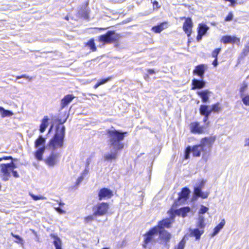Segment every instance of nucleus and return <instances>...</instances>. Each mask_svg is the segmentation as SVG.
I'll return each mask as SVG.
<instances>
[{"label":"nucleus","instance_id":"4be33fe9","mask_svg":"<svg viewBox=\"0 0 249 249\" xmlns=\"http://www.w3.org/2000/svg\"><path fill=\"white\" fill-rule=\"evenodd\" d=\"M45 146L38 148V149L35 152L34 155L36 159L38 160H42V156L45 151Z\"/></svg>","mask_w":249,"mask_h":249},{"label":"nucleus","instance_id":"4d7b16f0","mask_svg":"<svg viewBox=\"0 0 249 249\" xmlns=\"http://www.w3.org/2000/svg\"><path fill=\"white\" fill-rule=\"evenodd\" d=\"M244 146L249 147V138L245 140Z\"/></svg>","mask_w":249,"mask_h":249},{"label":"nucleus","instance_id":"1a4fd4ad","mask_svg":"<svg viewBox=\"0 0 249 249\" xmlns=\"http://www.w3.org/2000/svg\"><path fill=\"white\" fill-rule=\"evenodd\" d=\"M183 18L185 19L183 25V31L187 34L188 36H190L192 33V28L193 25V22L191 18Z\"/></svg>","mask_w":249,"mask_h":249},{"label":"nucleus","instance_id":"39448f33","mask_svg":"<svg viewBox=\"0 0 249 249\" xmlns=\"http://www.w3.org/2000/svg\"><path fill=\"white\" fill-rule=\"evenodd\" d=\"M109 209V205L107 203L101 202L98 203L93 208L94 215L103 216L107 213Z\"/></svg>","mask_w":249,"mask_h":249},{"label":"nucleus","instance_id":"b1692460","mask_svg":"<svg viewBox=\"0 0 249 249\" xmlns=\"http://www.w3.org/2000/svg\"><path fill=\"white\" fill-rule=\"evenodd\" d=\"M45 138H43L42 135H40L35 142V147L37 148L45 146Z\"/></svg>","mask_w":249,"mask_h":249},{"label":"nucleus","instance_id":"c756f323","mask_svg":"<svg viewBox=\"0 0 249 249\" xmlns=\"http://www.w3.org/2000/svg\"><path fill=\"white\" fill-rule=\"evenodd\" d=\"M196 226L200 229H203L205 226V218L202 215H199Z\"/></svg>","mask_w":249,"mask_h":249},{"label":"nucleus","instance_id":"a18cd8bd","mask_svg":"<svg viewBox=\"0 0 249 249\" xmlns=\"http://www.w3.org/2000/svg\"><path fill=\"white\" fill-rule=\"evenodd\" d=\"M243 53L245 56L247 55L249 53V41L244 48Z\"/></svg>","mask_w":249,"mask_h":249},{"label":"nucleus","instance_id":"e433bc0d","mask_svg":"<svg viewBox=\"0 0 249 249\" xmlns=\"http://www.w3.org/2000/svg\"><path fill=\"white\" fill-rule=\"evenodd\" d=\"M111 79V77H108L106 79H102L101 80H100V81H99L94 86V88L95 89H97L100 86L102 85H103L105 83H106L107 82L109 81Z\"/></svg>","mask_w":249,"mask_h":249},{"label":"nucleus","instance_id":"e2e57ef3","mask_svg":"<svg viewBox=\"0 0 249 249\" xmlns=\"http://www.w3.org/2000/svg\"><path fill=\"white\" fill-rule=\"evenodd\" d=\"M89 167L87 168V167H86V168L84 170V173H83V175L85 174H87L88 172H89Z\"/></svg>","mask_w":249,"mask_h":249},{"label":"nucleus","instance_id":"aec40b11","mask_svg":"<svg viewBox=\"0 0 249 249\" xmlns=\"http://www.w3.org/2000/svg\"><path fill=\"white\" fill-rule=\"evenodd\" d=\"M210 93L211 92L208 90L197 92V95L201 98L202 101L204 103H207L208 101Z\"/></svg>","mask_w":249,"mask_h":249},{"label":"nucleus","instance_id":"0e129e2a","mask_svg":"<svg viewBox=\"0 0 249 249\" xmlns=\"http://www.w3.org/2000/svg\"><path fill=\"white\" fill-rule=\"evenodd\" d=\"M59 205L60 206H63V205H64V203L62 202H60L59 203Z\"/></svg>","mask_w":249,"mask_h":249},{"label":"nucleus","instance_id":"4c0bfd02","mask_svg":"<svg viewBox=\"0 0 249 249\" xmlns=\"http://www.w3.org/2000/svg\"><path fill=\"white\" fill-rule=\"evenodd\" d=\"M243 103L247 106H249V94L240 97Z\"/></svg>","mask_w":249,"mask_h":249},{"label":"nucleus","instance_id":"052dcab7","mask_svg":"<svg viewBox=\"0 0 249 249\" xmlns=\"http://www.w3.org/2000/svg\"><path fill=\"white\" fill-rule=\"evenodd\" d=\"M204 184H205L204 181H203V180L201 181V182H200V183L199 186H198V187H201V188L202 189V188L204 186Z\"/></svg>","mask_w":249,"mask_h":249},{"label":"nucleus","instance_id":"79ce46f5","mask_svg":"<svg viewBox=\"0 0 249 249\" xmlns=\"http://www.w3.org/2000/svg\"><path fill=\"white\" fill-rule=\"evenodd\" d=\"M26 78L27 79H29V80L30 81H31L33 79V78L32 77H29V76L26 75V74H22L20 76H17L16 77V79L17 80H18V79H20L21 78Z\"/></svg>","mask_w":249,"mask_h":249},{"label":"nucleus","instance_id":"69168bd1","mask_svg":"<svg viewBox=\"0 0 249 249\" xmlns=\"http://www.w3.org/2000/svg\"><path fill=\"white\" fill-rule=\"evenodd\" d=\"M148 75L147 74H146L145 76H144V78L145 79H146V78H148Z\"/></svg>","mask_w":249,"mask_h":249},{"label":"nucleus","instance_id":"2eb2a0df","mask_svg":"<svg viewBox=\"0 0 249 249\" xmlns=\"http://www.w3.org/2000/svg\"><path fill=\"white\" fill-rule=\"evenodd\" d=\"M201 187H196L194 188V195L196 198H194L196 199L197 197H200L202 198H206L209 196V193H204L202 191ZM195 198V197H194Z\"/></svg>","mask_w":249,"mask_h":249},{"label":"nucleus","instance_id":"393cba45","mask_svg":"<svg viewBox=\"0 0 249 249\" xmlns=\"http://www.w3.org/2000/svg\"><path fill=\"white\" fill-rule=\"evenodd\" d=\"M238 39L234 36H225L222 37L221 41L224 44H227L230 43H234L236 42Z\"/></svg>","mask_w":249,"mask_h":249},{"label":"nucleus","instance_id":"09e8293b","mask_svg":"<svg viewBox=\"0 0 249 249\" xmlns=\"http://www.w3.org/2000/svg\"><path fill=\"white\" fill-rule=\"evenodd\" d=\"M11 234L13 237H15L17 239H18L19 241V242L22 241V238L19 235H15L13 233H11Z\"/></svg>","mask_w":249,"mask_h":249},{"label":"nucleus","instance_id":"72a5a7b5","mask_svg":"<svg viewBox=\"0 0 249 249\" xmlns=\"http://www.w3.org/2000/svg\"><path fill=\"white\" fill-rule=\"evenodd\" d=\"M165 23H161L157 26H154L152 28V30L156 33H160L165 28Z\"/></svg>","mask_w":249,"mask_h":249},{"label":"nucleus","instance_id":"f257e3e1","mask_svg":"<svg viewBox=\"0 0 249 249\" xmlns=\"http://www.w3.org/2000/svg\"><path fill=\"white\" fill-rule=\"evenodd\" d=\"M127 133V132L117 130L113 127L106 130L107 142L110 147V152L104 154L105 161H112L117 159L119 153L124 147L123 141Z\"/></svg>","mask_w":249,"mask_h":249},{"label":"nucleus","instance_id":"a19ab883","mask_svg":"<svg viewBox=\"0 0 249 249\" xmlns=\"http://www.w3.org/2000/svg\"><path fill=\"white\" fill-rule=\"evenodd\" d=\"M97 216L96 215H94V213L93 214L89 215L84 218V221L85 223H89L94 220V217Z\"/></svg>","mask_w":249,"mask_h":249},{"label":"nucleus","instance_id":"ea45409f","mask_svg":"<svg viewBox=\"0 0 249 249\" xmlns=\"http://www.w3.org/2000/svg\"><path fill=\"white\" fill-rule=\"evenodd\" d=\"M29 195L32 197V198L34 200H40V199H41V200H44V199H46V197H44L42 196H41V195H39V196H36L33 194H31V193H30L29 194Z\"/></svg>","mask_w":249,"mask_h":249},{"label":"nucleus","instance_id":"c85d7f7f","mask_svg":"<svg viewBox=\"0 0 249 249\" xmlns=\"http://www.w3.org/2000/svg\"><path fill=\"white\" fill-rule=\"evenodd\" d=\"M225 220L223 219L221 220L220 223L214 228L212 236H214L216 235L223 228L224 226L225 225Z\"/></svg>","mask_w":249,"mask_h":249},{"label":"nucleus","instance_id":"13d9d810","mask_svg":"<svg viewBox=\"0 0 249 249\" xmlns=\"http://www.w3.org/2000/svg\"><path fill=\"white\" fill-rule=\"evenodd\" d=\"M147 71L150 74H154L155 73L154 70L153 69H148Z\"/></svg>","mask_w":249,"mask_h":249},{"label":"nucleus","instance_id":"3c124183","mask_svg":"<svg viewBox=\"0 0 249 249\" xmlns=\"http://www.w3.org/2000/svg\"><path fill=\"white\" fill-rule=\"evenodd\" d=\"M9 159H12V157H3L2 158H0V162L1 161H2V160H9Z\"/></svg>","mask_w":249,"mask_h":249},{"label":"nucleus","instance_id":"a878e982","mask_svg":"<svg viewBox=\"0 0 249 249\" xmlns=\"http://www.w3.org/2000/svg\"><path fill=\"white\" fill-rule=\"evenodd\" d=\"M190 211V208L189 207L181 208L176 211V213L178 215L185 217L187 216V213Z\"/></svg>","mask_w":249,"mask_h":249},{"label":"nucleus","instance_id":"49530a36","mask_svg":"<svg viewBox=\"0 0 249 249\" xmlns=\"http://www.w3.org/2000/svg\"><path fill=\"white\" fill-rule=\"evenodd\" d=\"M233 14L232 13H229L228 15L226 17L225 20L227 21H231L233 18Z\"/></svg>","mask_w":249,"mask_h":249},{"label":"nucleus","instance_id":"5701e85b","mask_svg":"<svg viewBox=\"0 0 249 249\" xmlns=\"http://www.w3.org/2000/svg\"><path fill=\"white\" fill-rule=\"evenodd\" d=\"M199 111L201 115H210L212 113L210 107L207 105H201Z\"/></svg>","mask_w":249,"mask_h":249},{"label":"nucleus","instance_id":"6ab92c4d","mask_svg":"<svg viewBox=\"0 0 249 249\" xmlns=\"http://www.w3.org/2000/svg\"><path fill=\"white\" fill-rule=\"evenodd\" d=\"M158 234L160 238L166 241H169L171 238V234L163 229H159Z\"/></svg>","mask_w":249,"mask_h":249},{"label":"nucleus","instance_id":"cd10ccee","mask_svg":"<svg viewBox=\"0 0 249 249\" xmlns=\"http://www.w3.org/2000/svg\"><path fill=\"white\" fill-rule=\"evenodd\" d=\"M203 229H195L191 230V234L196 237V240L200 238L201 235L203 233Z\"/></svg>","mask_w":249,"mask_h":249},{"label":"nucleus","instance_id":"f8f14e48","mask_svg":"<svg viewBox=\"0 0 249 249\" xmlns=\"http://www.w3.org/2000/svg\"><path fill=\"white\" fill-rule=\"evenodd\" d=\"M173 222V220L172 219L166 218L160 221L158 226H156L155 227L158 228V231L159 230V229H164V228H169L170 227V226Z\"/></svg>","mask_w":249,"mask_h":249},{"label":"nucleus","instance_id":"9b49d317","mask_svg":"<svg viewBox=\"0 0 249 249\" xmlns=\"http://www.w3.org/2000/svg\"><path fill=\"white\" fill-rule=\"evenodd\" d=\"M191 132L193 133H202L204 131V127L200 126L198 122L192 123L190 125Z\"/></svg>","mask_w":249,"mask_h":249},{"label":"nucleus","instance_id":"6e6d98bb","mask_svg":"<svg viewBox=\"0 0 249 249\" xmlns=\"http://www.w3.org/2000/svg\"><path fill=\"white\" fill-rule=\"evenodd\" d=\"M91 162V160L90 158H88L86 160V167L87 168L89 167V165Z\"/></svg>","mask_w":249,"mask_h":249},{"label":"nucleus","instance_id":"37998d69","mask_svg":"<svg viewBox=\"0 0 249 249\" xmlns=\"http://www.w3.org/2000/svg\"><path fill=\"white\" fill-rule=\"evenodd\" d=\"M208 210V208L203 206V205H202L201 206V208H200V209L199 211V215H201L202 214H204L205 213H206Z\"/></svg>","mask_w":249,"mask_h":249},{"label":"nucleus","instance_id":"de8ad7c7","mask_svg":"<svg viewBox=\"0 0 249 249\" xmlns=\"http://www.w3.org/2000/svg\"><path fill=\"white\" fill-rule=\"evenodd\" d=\"M54 209L56 210V211L60 214H64L66 213V211L62 210L60 207H55Z\"/></svg>","mask_w":249,"mask_h":249},{"label":"nucleus","instance_id":"bb28decb","mask_svg":"<svg viewBox=\"0 0 249 249\" xmlns=\"http://www.w3.org/2000/svg\"><path fill=\"white\" fill-rule=\"evenodd\" d=\"M48 121L49 119L47 116L44 117L42 119L39 128V131H40L41 133L44 132L46 128L48 126Z\"/></svg>","mask_w":249,"mask_h":249},{"label":"nucleus","instance_id":"7ed1b4c3","mask_svg":"<svg viewBox=\"0 0 249 249\" xmlns=\"http://www.w3.org/2000/svg\"><path fill=\"white\" fill-rule=\"evenodd\" d=\"M65 135V127L64 125H58L56 127L55 133L49 142V148L52 151L57 148H62L63 146L64 139Z\"/></svg>","mask_w":249,"mask_h":249},{"label":"nucleus","instance_id":"58836bf2","mask_svg":"<svg viewBox=\"0 0 249 249\" xmlns=\"http://www.w3.org/2000/svg\"><path fill=\"white\" fill-rule=\"evenodd\" d=\"M211 112H218L221 110L220 107L219 106V103H216L215 104H214L212 105V108H210Z\"/></svg>","mask_w":249,"mask_h":249},{"label":"nucleus","instance_id":"dca6fc26","mask_svg":"<svg viewBox=\"0 0 249 249\" xmlns=\"http://www.w3.org/2000/svg\"><path fill=\"white\" fill-rule=\"evenodd\" d=\"M74 98L72 94H68L64 96L61 101V108L63 109L66 107Z\"/></svg>","mask_w":249,"mask_h":249},{"label":"nucleus","instance_id":"c03bdc74","mask_svg":"<svg viewBox=\"0 0 249 249\" xmlns=\"http://www.w3.org/2000/svg\"><path fill=\"white\" fill-rule=\"evenodd\" d=\"M221 51L220 48H218L214 50L212 53V56L213 57H214L215 58H217V55Z\"/></svg>","mask_w":249,"mask_h":249},{"label":"nucleus","instance_id":"423d86ee","mask_svg":"<svg viewBox=\"0 0 249 249\" xmlns=\"http://www.w3.org/2000/svg\"><path fill=\"white\" fill-rule=\"evenodd\" d=\"M158 228L154 227L145 234L144 244H143L144 248H146V245L148 243L151 242L153 240L154 237L158 235Z\"/></svg>","mask_w":249,"mask_h":249},{"label":"nucleus","instance_id":"5fc2aeb1","mask_svg":"<svg viewBox=\"0 0 249 249\" xmlns=\"http://www.w3.org/2000/svg\"><path fill=\"white\" fill-rule=\"evenodd\" d=\"M83 179H84L83 175L79 177L77 180V184H79L83 180Z\"/></svg>","mask_w":249,"mask_h":249},{"label":"nucleus","instance_id":"2f4dec72","mask_svg":"<svg viewBox=\"0 0 249 249\" xmlns=\"http://www.w3.org/2000/svg\"><path fill=\"white\" fill-rule=\"evenodd\" d=\"M209 29V27L204 24H200L198 26V33L204 35Z\"/></svg>","mask_w":249,"mask_h":249},{"label":"nucleus","instance_id":"6e6552de","mask_svg":"<svg viewBox=\"0 0 249 249\" xmlns=\"http://www.w3.org/2000/svg\"><path fill=\"white\" fill-rule=\"evenodd\" d=\"M190 193V191L188 188H183L181 192L178 194V197L176 203L178 204L186 201L189 197Z\"/></svg>","mask_w":249,"mask_h":249},{"label":"nucleus","instance_id":"f03ea898","mask_svg":"<svg viewBox=\"0 0 249 249\" xmlns=\"http://www.w3.org/2000/svg\"><path fill=\"white\" fill-rule=\"evenodd\" d=\"M214 141L215 139L213 137H205L201 139L199 144L194 145L192 148L190 146L187 147L185 152V159H189L191 152H192L194 157H200L202 153V159L206 162Z\"/></svg>","mask_w":249,"mask_h":249},{"label":"nucleus","instance_id":"9d476101","mask_svg":"<svg viewBox=\"0 0 249 249\" xmlns=\"http://www.w3.org/2000/svg\"><path fill=\"white\" fill-rule=\"evenodd\" d=\"M112 192L107 188H103L99 192V199L101 200L105 198H110L112 196Z\"/></svg>","mask_w":249,"mask_h":249},{"label":"nucleus","instance_id":"680f3d73","mask_svg":"<svg viewBox=\"0 0 249 249\" xmlns=\"http://www.w3.org/2000/svg\"><path fill=\"white\" fill-rule=\"evenodd\" d=\"M204 116V119H203V122L204 123H206L208 119V118L209 117L210 115H203Z\"/></svg>","mask_w":249,"mask_h":249},{"label":"nucleus","instance_id":"bf43d9fd","mask_svg":"<svg viewBox=\"0 0 249 249\" xmlns=\"http://www.w3.org/2000/svg\"><path fill=\"white\" fill-rule=\"evenodd\" d=\"M213 66L214 67H216L217 66V65H218V62H217V58H215L214 61H213Z\"/></svg>","mask_w":249,"mask_h":249},{"label":"nucleus","instance_id":"f704fd0d","mask_svg":"<svg viewBox=\"0 0 249 249\" xmlns=\"http://www.w3.org/2000/svg\"><path fill=\"white\" fill-rule=\"evenodd\" d=\"M86 46L89 47L92 52H95L96 51L97 49L93 39H90L86 44Z\"/></svg>","mask_w":249,"mask_h":249},{"label":"nucleus","instance_id":"864d4df0","mask_svg":"<svg viewBox=\"0 0 249 249\" xmlns=\"http://www.w3.org/2000/svg\"><path fill=\"white\" fill-rule=\"evenodd\" d=\"M203 36V35L198 33L197 36L196 37V39H197V41H199L201 40Z\"/></svg>","mask_w":249,"mask_h":249},{"label":"nucleus","instance_id":"338daca9","mask_svg":"<svg viewBox=\"0 0 249 249\" xmlns=\"http://www.w3.org/2000/svg\"><path fill=\"white\" fill-rule=\"evenodd\" d=\"M52 128V126H51V128H50L49 132H50L51 131Z\"/></svg>","mask_w":249,"mask_h":249},{"label":"nucleus","instance_id":"a211bd4d","mask_svg":"<svg viewBox=\"0 0 249 249\" xmlns=\"http://www.w3.org/2000/svg\"><path fill=\"white\" fill-rule=\"evenodd\" d=\"M8 165H5L4 164H1L0 165V171L3 174V180L6 181L9 180V178L11 176V174L9 172H8V167H6Z\"/></svg>","mask_w":249,"mask_h":249},{"label":"nucleus","instance_id":"473e14b6","mask_svg":"<svg viewBox=\"0 0 249 249\" xmlns=\"http://www.w3.org/2000/svg\"><path fill=\"white\" fill-rule=\"evenodd\" d=\"M0 113L2 118L11 116L13 113L12 111L8 110H5L3 107H0Z\"/></svg>","mask_w":249,"mask_h":249},{"label":"nucleus","instance_id":"ddd939ff","mask_svg":"<svg viewBox=\"0 0 249 249\" xmlns=\"http://www.w3.org/2000/svg\"><path fill=\"white\" fill-rule=\"evenodd\" d=\"M206 83L202 79V80H198L194 79L192 80V89L195 90L196 89H201L203 88L205 86Z\"/></svg>","mask_w":249,"mask_h":249},{"label":"nucleus","instance_id":"20e7f679","mask_svg":"<svg viewBox=\"0 0 249 249\" xmlns=\"http://www.w3.org/2000/svg\"><path fill=\"white\" fill-rule=\"evenodd\" d=\"M120 38L119 35L116 34L114 31H109L106 34L99 37L100 42L109 44L116 41Z\"/></svg>","mask_w":249,"mask_h":249},{"label":"nucleus","instance_id":"7c9ffc66","mask_svg":"<svg viewBox=\"0 0 249 249\" xmlns=\"http://www.w3.org/2000/svg\"><path fill=\"white\" fill-rule=\"evenodd\" d=\"M79 14L84 18L87 19L89 18V9L87 6H85L79 11Z\"/></svg>","mask_w":249,"mask_h":249},{"label":"nucleus","instance_id":"603ef678","mask_svg":"<svg viewBox=\"0 0 249 249\" xmlns=\"http://www.w3.org/2000/svg\"><path fill=\"white\" fill-rule=\"evenodd\" d=\"M9 159H12V157H3L2 158H0V162L1 161H2V160H9Z\"/></svg>","mask_w":249,"mask_h":249},{"label":"nucleus","instance_id":"4468645a","mask_svg":"<svg viewBox=\"0 0 249 249\" xmlns=\"http://www.w3.org/2000/svg\"><path fill=\"white\" fill-rule=\"evenodd\" d=\"M206 68V66L203 64L199 65L196 67L195 69L193 71V73L197 74L201 79H203Z\"/></svg>","mask_w":249,"mask_h":249},{"label":"nucleus","instance_id":"8fccbe9b","mask_svg":"<svg viewBox=\"0 0 249 249\" xmlns=\"http://www.w3.org/2000/svg\"><path fill=\"white\" fill-rule=\"evenodd\" d=\"M153 4L154 8H155V7H156L157 9H158L160 7V6H159V2L157 1H153Z\"/></svg>","mask_w":249,"mask_h":249},{"label":"nucleus","instance_id":"c9c22d12","mask_svg":"<svg viewBox=\"0 0 249 249\" xmlns=\"http://www.w3.org/2000/svg\"><path fill=\"white\" fill-rule=\"evenodd\" d=\"M53 244L55 247V249H62V242L59 237H55L54 238Z\"/></svg>","mask_w":249,"mask_h":249},{"label":"nucleus","instance_id":"f3484780","mask_svg":"<svg viewBox=\"0 0 249 249\" xmlns=\"http://www.w3.org/2000/svg\"><path fill=\"white\" fill-rule=\"evenodd\" d=\"M5 165H8L7 167H8L7 171L8 172H9L10 173H12L13 176L16 178H19V176L18 172L14 170V169L17 168L16 165L13 162H11L10 163H6L4 164Z\"/></svg>","mask_w":249,"mask_h":249},{"label":"nucleus","instance_id":"0eeeda50","mask_svg":"<svg viewBox=\"0 0 249 249\" xmlns=\"http://www.w3.org/2000/svg\"><path fill=\"white\" fill-rule=\"evenodd\" d=\"M59 157L58 153L52 151L51 155L45 160V162L49 166L53 167L58 163Z\"/></svg>","mask_w":249,"mask_h":249},{"label":"nucleus","instance_id":"412c9836","mask_svg":"<svg viewBox=\"0 0 249 249\" xmlns=\"http://www.w3.org/2000/svg\"><path fill=\"white\" fill-rule=\"evenodd\" d=\"M248 84L247 82H244L241 84L239 89L240 96H245L249 94L248 92Z\"/></svg>","mask_w":249,"mask_h":249}]
</instances>
